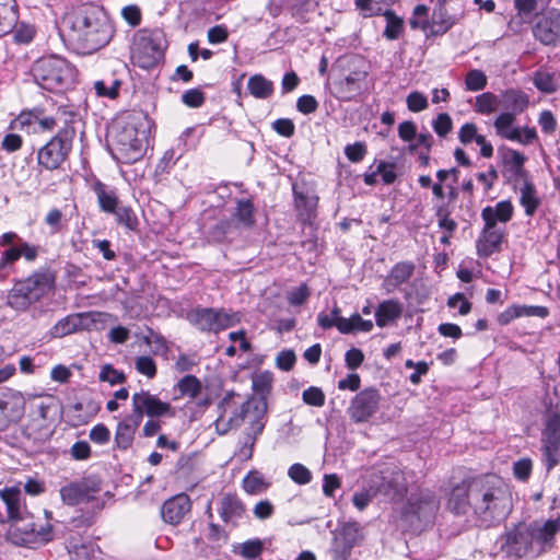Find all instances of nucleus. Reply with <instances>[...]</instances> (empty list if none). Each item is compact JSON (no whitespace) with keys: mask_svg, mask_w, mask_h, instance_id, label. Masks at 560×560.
<instances>
[{"mask_svg":"<svg viewBox=\"0 0 560 560\" xmlns=\"http://www.w3.org/2000/svg\"><path fill=\"white\" fill-rule=\"evenodd\" d=\"M549 311L545 306L539 305H521L513 304L498 315V323L502 326L509 325L512 320L520 317H540L545 318Z\"/></svg>","mask_w":560,"mask_h":560,"instance_id":"nucleus-25","label":"nucleus"},{"mask_svg":"<svg viewBox=\"0 0 560 560\" xmlns=\"http://www.w3.org/2000/svg\"><path fill=\"white\" fill-rule=\"evenodd\" d=\"M381 400L382 396L378 389L366 387L351 399L347 415L354 423L368 422L378 411Z\"/></svg>","mask_w":560,"mask_h":560,"instance_id":"nucleus-13","label":"nucleus"},{"mask_svg":"<svg viewBox=\"0 0 560 560\" xmlns=\"http://www.w3.org/2000/svg\"><path fill=\"white\" fill-rule=\"evenodd\" d=\"M382 483L377 487V491L390 499L400 498L406 492V486L402 482L401 474L395 472L390 479L382 478Z\"/></svg>","mask_w":560,"mask_h":560,"instance_id":"nucleus-40","label":"nucleus"},{"mask_svg":"<svg viewBox=\"0 0 560 560\" xmlns=\"http://www.w3.org/2000/svg\"><path fill=\"white\" fill-rule=\"evenodd\" d=\"M19 119L22 125L37 124L39 128L44 131H51L56 128V121L54 120L52 115L42 117L37 114L28 113L22 114Z\"/></svg>","mask_w":560,"mask_h":560,"instance_id":"nucleus-53","label":"nucleus"},{"mask_svg":"<svg viewBox=\"0 0 560 560\" xmlns=\"http://www.w3.org/2000/svg\"><path fill=\"white\" fill-rule=\"evenodd\" d=\"M528 524H520L506 534L508 552L515 557H532L533 545L530 541Z\"/></svg>","mask_w":560,"mask_h":560,"instance_id":"nucleus-24","label":"nucleus"},{"mask_svg":"<svg viewBox=\"0 0 560 560\" xmlns=\"http://www.w3.org/2000/svg\"><path fill=\"white\" fill-rule=\"evenodd\" d=\"M526 161V158L520 151L514 149H506L504 153V163L510 165L515 175L523 174V166Z\"/></svg>","mask_w":560,"mask_h":560,"instance_id":"nucleus-57","label":"nucleus"},{"mask_svg":"<svg viewBox=\"0 0 560 560\" xmlns=\"http://www.w3.org/2000/svg\"><path fill=\"white\" fill-rule=\"evenodd\" d=\"M402 307L397 300H386L378 304L375 311V322L381 328L387 326L390 322L398 319Z\"/></svg>","mask_w":560,"mask_h":560,"instance_id":"nucleus-35","label":"nucleus"},{"mask_svg":"<svg viewBox=\"0 0 560 560\" xmlns=\"http://www.w3.org/2000/svg\"><path fill=\"white\" fill-rule=\"evenodd\" d=\"M63 32L80 52L92 54L109 43L114 27L104 11L89 7L67 16Z\"/></svg>","mask_w":560,"mask_h":560,"instance_id":"nucleus-1","label":"nucleus"},{"mask_svg":"<svg viewBox=\"0 0 560 560\" xmlns=\"http://www.w3.org/2000/svg\"><path fill=\"white\" fill-rule=\"evenodd\" d=\"M505 230L493 223L485 222L483 229L476 241L477 255L488 258L502 249Z\"/></svg>","mask_w":560,"mask_h":560,"instance_id":"nucleus-20","label":"nucleus"},{"mask_svg":"<svg viewBox=\"0 0 560 560\" xmlns=\"http://www.w3.org/2000/svg\"><path fill=\"white\" fill-rule=\"evenodd\" d=\"M506 113H514V116L522 114L528 106V96L518 90H508L503 94Z\"/></svg>","mask_w":560,"mask_h":560,"instance_id":"nucleus-39","label":"nucleus"},{"mask_svg":"<svg viewBox=\"0 0 560 560\" xmlns=\"http://www.w3.org/2000/svg\"><path fill=\"white\" fill-rule=\"evenodd\" d=\"M219 417L214 425L220 434H225L232 429L241 427L244 421L250 424V432L254 440L261 434L265 422L264 417L267 405L264 400L249 398L244 400L240 394L228 392L218 404Z\"/></svg>","mask_w":560,"mask_h":560,"instance_id":"nucleus-3","label":"nucleus"},{"mask_svg":"<svg viewBox=\"0 0 560 560\" xmlns=\"http://www.w3.org/2000/svg\"><path fill=\"white\" fill-rule=\"evenodd\" d=\"M60 409L59 402L52 396H46L35 406V415L43 421L54 420Z\"/></svg>","mask_w":560,"mask_h":560,"instance_id":"nucleus-47","label":"nucleus"},{"mask_svg":"<svg viewBox=\"0 0 560 560\" xmlns=\"http://www.w3.org/2000/svg\"><path fill=\"white\" fill-rule=\"evenodd\" d=\"M115 144L126 163L138 161L148 147V130L142 122H128L115 133Z\"/></svg>","mask_w":560,"mask_h":560,"instance_id":"nucleus-9","label":"nucleus"},{"mask_svg":"<svg viewBox=\"0 0 560 560\" xmlns=\"http://www.w3.org/2000/svg\"><path fill=\"white\" fill-rule=\"evenodd\" d=\"M528 528L533 545V558L539 557L553 548L557 533L551 523L535 521L528 524Z\"/></svg>","mask_w":560,"mask_h":560,"instance_id":"nucleus-21","label":"nucleus"},{"mask_svg":"<svg viewBox=\"0 0 560 560\" xmlns=\"http://www.w3.org/2000/svg\"><path fill=\"white\" fill-rule=\"evenodd\" d=\"M303 401L307 405L322 407L325 404V395L318 387L312 386L303 392Z\"/></svg>","mask_w":560,"mask_h":560,"instance_id":"nucleus-63","label":"nucleus"},{"mask_svg":"<svg viewBox=\"0 0 560 560\" xmlns=\"http://www.w3.org/2000/svg\"><path fill=\"white\" fill-rule=\"evenodd\" d=\"M110 318V314L96 311L70 314L59 319L50 328L49 335L52 338H63L79 331L102 330Z\"/></svg>","mask_w":560,"mask_h":560,"instance_id":"nucleus-8","label":"nucleus"},{"mask_svg":"<svg viewBox=\"0 0 560 560\" xmlns=\"http://www.w3.org/2000/svg\"><path fill=\"white\" fill-rule=\"evenodd\" d=\"M55 285V277L48 269H39L27 278L14 282L7 303L15 311H26L40 301Z\"/></svg>","mask_w":560,"mask_h":560,"instance_id":"nucleus-5","label":"nucleus"},{"mask_svg":"<svg viewBox=\"0 0 560 560\" xmlns=\"http://www.w3.org/2000/svg\"><path fill=\"white\" fill-rule=\"evenodd\" d=\"M218 512L225 524L236 526L245 513V505L232 493H226L220 500Z\"/></svg>","mask_w":560,"mask_h":560,"instance_id":"nucleus-26","label":"nucleus"},{"mask_svg":"<svg viewBox=\"0 0 560 560\" xmlns=\"http://www.w3.org/2000/svg\"><path fill=\"white\" fill-rule=\"evenodd\" d=\"M0 409L12 422H18L24 415L25 399L20 392L8 389L0 396Z\"/></svg>","mask_w":560,"mask_h":560,"instance_id":"nucleus-29","label":"nucleus"},{"mask_svg":"<svg viewBox=\"0 0 560 560\" xmlns=\"http://www.w3.org/2000/svg\"><path fill=\"white\" fill-rule=\"evenodd\" d=\"M10 0H0V36L8 34L16 24L18 15Z\"/></svg>","mask_w":560,"mask_h":560,"instance_id":"nucleus-44","label":"nucleus"},{"mask_svg":"<svg viewBox=\"0 0 560 560\" xmlns=\"http://www.w3.org/2000/svg\"><path fill=\"white\" fill-rule=\"evenodd\" d=\"M521 205L525 208L527 215H533L539 205L535 186L529 182H525L521 189Z\"/></svg>","mask_w":560,"mask_h":560,"instance_id":"nucleus-50","label":"nucleus"},{"mask_svg":"<svg viewBox=\"0 0 560 560\" xmlns=\"http://www.w3.org/2000/svg\"><path fill=\"white\" fill-rule=\"evenodd\" d=\"M101 491L98 480L88 477L78 481L69 482L60 488V497L65 504L74 506L95 499Z\"/></svg>","mask_w":560,"mask_h":560,"instance_id":"nucleus-16","label":"nucleus"},{"mask_svg":"<svg viewBox=\"0 0 560 560\" xmlns=\"http://www.w3.org/2000/svg\"><path fill=\"white\" fill-rule=\"evenodd\" d=\"M470 509L479 522L486 526L504 521L513 509L509 486L497 476L472 480Z\"/></svg>","mask_w":560,"mask_h":560,"instance_id":"nucleus-2","label":"nucleus"},{"mask_svg":"<svg viewBox=\"0 0 560 560\" xmlns=\"http://www.w3.org/2000/svg\"><path fill=\"white\" fill-rule=\"evenodd\" d=\"M407 107L410 112L419 113L428 107V100L424 94L413 91L406 98Z\"/></svg>","mask_w":560,"mask_h":560,"instance_id":"nucleus-61","label":"nucleus"},{"mask_svg":"<svg viewBox=\"0 0 560 560\" xmlns=\"http://www.w3.org/2000/svg\"><path fill=\"white\" fill-rule=\"evenodd\" d=\"M191 510V501L185 493L166 500L161 508L163 521L171 525H178Z\"/></svg>","mask_w":560,"mask_h":560,"instance_id":"nucleus-23","label":"nucleus"},{"mask_svg":"<svg viewBox=\"0 0 560 560\" xmlns=\"http://www.w3.org/2000/svg\"><path fill=\"white\" fill-rule=\"evenodd\" d=\"M487 75L481 70L472 69L466 73L465 86L467 91H481L487 86Z\"/></svg>","mask_w":560,"mask_h":560,"instance_id":"nucleus-54","label":"nucleus"},{"mask_svg":"<svg viewBox=\"0 0 560 560\" xmlns=\"http://www.w3.org/2000/svg\"><path fill=\"white\" fill-rule=\"evenodd\" d=\"M176 388L180 396L195 399L201 393L202 384L195 375L189 374L178 381Z\"/></svg>","mask_w":560,"mask_h":560,"instance_id":"nucleus-46","label":"nucleus"},{"mask_svg":"<svg viewBox=\"0 0 560 560\" xmlns=\"http://www.w3.org/2000/svg\"><path fill=\"white\" fill-rule=\"evenodd\" d=\"M512 217L513 206L509 200L499 201L494 207L488 206L481 211L483 222L493 223V225H498V222L505 224Z\"/></svg>","mask_w":560,"mask_h":560,"instance_id":"nucleus-32","label":"nucleus"},{"mask_svg":"<svg viewBox=\"0 0 560 560\" xmlns=\"http://www.w3.org/2000/svg\"><path fill=\"white\" fill-rule=\"evenodd\" d=\"M289 478L298 485H307L312 481L313 475L311 470L303 464L295 463L288 469Z\"/></svg>","mask_w":560,"mask_h":560,"instance_id":"nucleus-56","label":"nucleus"},{"mask_svg":"<svg viewBox=\"0 0 560 560\" xmlns=\"http://www.w3.org/2000/svg\"><path fill=\"white\" fill-rule=\"evenodd\" d=\"M439 509V502L433 493L423 491L409 498L405 509L406 518L415 517L421 523L430 522Z\"/></svg>","mask_w":560,"mask_h":560,"instance_id":"nucleus-18","label":"nucleus"},{"mask_svg":"<svg viewBox=\"0 0 560 560\" xmlns=\"http://www.w3.org/2000/svg\"><path fill=\"white\" fill-rule=\"evenodd\" d=\"M532 470L533 462L527 457L521 458L513 464V475L517 480L526 481L530 477Z\"/></svg>","mask_w":560,"mask_h":560,"instance_id":"nucleus-60","label":"nucleus"},{"mask_svg":"<svg viewBox=\"0 0 560 560\" xmlns=\"http://www.w3.org/2000/svg\"><path fill=\"white\" fill-rule=\"evenodd\" d=\"M110 214L115 215L116 222L124 225L128 230H136L138 226V219L135 211L129 206L119 203Z\"/></svg>","mask_w":560,"mask_h":560,"instance_id":"nucleus-48","label":"nucleus"},{"mask_svg":"<svg viewBox=\"0 0 560 560\" xmlns=\"http://www.w3.org/2000/svg\"><path fill=\"white\" fill-rule=\"evenodd\" d=\"M337 329L341 334H351L354 331L369 332L373 329V323L370 319H363L355 313L350 318H340L337 323Z\"/></svg>","mask_w":560,"mask_h":560,"instance_id":"nucleus-38","label":"nucleus"},{"mask_svg":"<svg viewBox=\"0 0 560 560\" xmlns=\"http://www.w3.org/2000/svg\"><path fill=\"white\" fill-rule=\"evenodd\" d=\"M254 205L249 199H238L234 211V218L244 228H252L255 224Z\"/></svg>","mask_w":560,"mask_h":560,"instance_id":"nucleus-42","label":"nucleus"},{"mask_svg":"<svg viewBox=\"0 0 560 560\" xmlns=\"http://www.w3.org/2000/svg\"><path fill=\"white\" fill-rule=\"evenodd\" d=\"M120 81L115 78L102 79L94 83L98 96L115 98L118 95Z\"/></svg>","mask_w":560,"mask_h":560,"instance_id":"nucleus-52","label":"nucleus"},{"mask_svg":"<svg viewBox=\"0 0 560 560\" xmlns=\"http://www.w3.org/2000/svg\"><path fill=\"white\" fill-rule=\"evenodd\" d=\"M77 117L78 114L68 106L58 107L56 113L52 115V118L56 121V127H59V131L74 129L72 125L75 122Z\"/></svg>","mask_w":560,"mask_h":560,"instance_id":"nucleus-51","label":"nucleus"},{"mask_svg":"<svg viewBox=\"0 0 560 560\" xmlns=\"http://www.w3.org/2000/svg\"><path fill=\"white\" fill-rule=\"evenodd\" d=\"M238 233L237 223L233 219H222L207 232L208 238L215 243L232 238Z\"/></svg>","mask_w":560,"mask_h":560,"instance_id":"nucleus-36","label":"nucleus"},{"mask_svg":"<svg viewBox=\"0 0 560 560\" xmlns=\"http://www.w3.org/2000/svg\"><path fill=\"white\" fill-rule=\"evenodd\" d=\"M136 370L147 377L152 378L156 374V364L151 357L141 355L136 360Z\"/></svg>","mask_w":560,"mask_h":560,"instance_id":"nucleus-62","label":"nucleus"},{"mask_svg":"<svg viewBox=\"0 0 560 560\" xmlns=\"http://www.w3.org/2000/svg\"><path fill=\"white\" fill-rule=\"evenodd\" d=\"M13 540L18 545L47 544L52 540V526L48 522L36 524L33 516L20 525V530H14Z\"/></svg>","mask_w":560,"mask_h":560,"instance_id":"nucleus-19","label":"nucleus"},{"mask_svg":"<svg viewBox=\"0 0 560 560\" xmlns=\"http://www.w3.org/2000/svg\"><path fill=\"white\" fill-rule=\"evenodd\" d=\"M92 189L97 198V203L101 211L110 213L116 210L120 201L115 189L108 187L100 180L93 184Z\"/></svg>","mask_w":560,"mask_h":560,"instance_id":"nucleus-33","label":"nucleus"},{"mask_svg":"<svg viewBox=\"0 0 560 560\" xmlns=\"http://www.w3.org/2000/svg\"><path fill=\"white\" fill-rule=\"evenodd\" d=\"M542 438H559L560 439V411L550 410L547 416L546 427L542 432Z\"/></svg>","mask_w":560,"mask_h":560,"instance_id":"nucleus-58","label":"nucleus"},{"mask_svg":"<svg viewBox=\"0 0 560 560\" xmlns=\"http://www.w3.org/2000/svg\"><path fill=\"white\" fill-rule=\"evenodd\" d=\"M247 89L254 97L266 100L273 93V83L261 74H255L248 79Z\"/></svg>","mask_w":560,"mask_h":560,"instance_id":"nucleus-41","label":"nucleus"},{"mask_svg":"<svg viewBox=\"0 0 560 560\" xmlns=\"http://www.w3.org/2000/svg\"><path fill=\"white\" fill-rule=\"evenodd\" d=\"M363 538L362 527L358 522L352 521L342 524L338 535L334 538L332 559L347 560L353 547L359 545Z\"/></svg>","mask_w":560,"mask_h":560,"instance_id":"nucleus-17","label":"nucleus"},{"mask_svg":"<svg viewBox=\"0 0 560 560\" xmlns=\"http://www.w3.org/2000/svg\"><path fill=\"white\" fill-rule=\"evenodd\" d=\"M205 93L199 89L187 90L182 95L183 103L191 108H198L205 103Z\"/></svg>","mask_w":560,"mask_h":560,"instance_id":"nucleus-64","label":"nucleus"},{"mask_svg":"<svg viewBox=\"0 0 560 560\" xmlns=\"http://www.w3.org/2000/svg\"><path fill=\"white\" fill-rule=\"evenodd\" d=\"M470 508V483L458 485L451 491L447 509L454 514H465Z\"/></svg>","mask_w":560,"mask_h":560,"instance_id":"nucleus-34","label":"nucleus"},{"mask_svg":"<svg viewBox=\"0 0 560 560\" xmlns=\"http://www.w3.org/2000/svg\"><path fill=\"white\" fill-rule=\"evenodd\" d=\"M0 500L5 508V515L0 513V524L11 523L9 534L13 536L14 530H20V525L31 518L21 486L14 485L0 489Z\"/></svg>","mask_w":560,"mask_h":560,"instance_id":"nucleus-10","label":"nucleus"},{"mask_svg":"<svg viewBox=\"0 0 560 560\" xmlns=\"http://www.w3.org/2000/svg\"><path fill=\"white\" fill-rule=\"evenodd\" d=\"M542 460L550 471L555 466L560 463V439L559 438H542Z\"/></svg>","mask_w":560,"mask_h":560,"instance_id":"nucleus-37","label":"nucleus"},{"mask_svg":"<svg viewBox=\"0 0 560 560\" xmlns=\"http://www.w3.org/2000/svg\"><path fill=\"white\" fill-rule=\"evenodd\" d=\"M140 424L141 421L133 413L126 416L117 424L115 432V443L119 450H127L132 445L136 432Z\"/></svg>","mask_w":560,"mask_h":560,"instance_id":"nucleus-28","label":"nucleus"},{"mask_svg":"<svg viewBox=\"0 0 560 560\" xmlns=\"http://www.w3.org/2000/svg\"><path fill=\"white\" fill-rule=\"evenodd\" d=\"M436 10L432 14V22L429 21V8L424 4H418L412 12V18L409 21L411 28L422 30L431 34H443L447 31V25L441 24L438 28L436 25Z\"/></svg>","mask_w":560,"mask_h":560,"instance_id":"nucleus-27","label":"nucleus"},{"mask_svg":"<svg viewBox=\"0 0 560 560\" xmlns=\"http://www.w3.org/2000/svg\"><path fill=\"white\" fill-rule=\"evenodd\" d=\"M365 71H353L335 82V89L338 97L343 101L351 100V97L359 93L361 90V83L365 80Z\"/></svg>","mask_w":560,"mask_h":560,"instance_id":"nucleus-31","label":"nucleus"},{"mask_svg":"<svg viewBox=\"0 0 560 560\" xmlns=\"http://www.w3.org/2000/svg\"><path fill=\"white\" fill-rule=\"evenodd\" d=\"M416 266L412 261H399L394 265L384 280V288L393 292L399 285L407 283L415 272Z\"/></svg>","mask_w":560,"mask_h":560,"instance_id":"nucleus-30","label":"nucleus"},{"mask_svg":"<svg viewBox=\"0 0 560 560\" xmlns=\"http://www.w3.org/2000/svg\"><path fill=\"white\" fill-rule=\"evenodd\" d=\"M188 322L200 331L219 332L233 324L232 316L222 308L196 307L187 313Z\"/></svg>","mask_w":560,"mask_h":560,"instance_id":"nucleus-12","label":"nucleus"},{"mask_svg":"<svg viewBox=\"0 0 560 560\" xmlns=\"http://www.w3.org/2000/svg\"><path fill=\"white\" fill-rule=\"evenodd\" d=\"M386 18L387 24L384 31V36L390 40L397 39L402 32V21L389 12L386 13Z\"/></svg>","mask_w":560,"mask_h":560,"instance_id":"nucleus-59","label":"nucleus"},{"mask_svg":"<svg viewBox=\"0 0 560 560\" xmlns=\"http://www.w3.org/2000/svg\"><path fill=\"white\" fill-rule=\"evenodd\" d=\"M516 116L514 113L502 112L493 121L495 133L505 140L518 142L523 145L532 144L537 140V131L533 127L515 126Z\"/></svg>","mask_w":560,"mask_h":560,"instance_id":"nucleus-14","label":"nucleus"},{"mask_svg":"<svg viewBox=\"0 0 560 560\" xmlns=\"http://www.w3.org/2000/svg\"><path fill=\"white\" fill-rule=\"evenodd\" d=\"M0 278H5L13 270L15 262L24 258L27 262L37 259L40 246L21 238L15 232H5L0 236Z\"/></svg>","mask_w":560,"mask_h":560,"instance_id":"nucleus-7","label":"nucleus"},{"mask_svg":"<svg viewBox=\"0 0 560 560\" xmlns=\"http://www.w3.org/2000/svg\"><path fill=\"white\" fill-rule=\"evenodd\" d=\"M500 98L492 92H485L476 96L475 110L481 115H490L498 110Z\"/></svg>","mask_w":560,"mask_h":560,"instance_id":"nucleus-45","label":"nucleus"},{"mask_svg":"<svg viewBox=\"0 0 560 560\" xmlns=\"http://www.w3.org/2000/svg\"><path fill=\"white\" fill-rule=\"evenodd\" d=\"M165 48L166 40L161 30H142L133 38L131 58L140 68L150 69L163 59Z\"/></svg>","mask_w":560,"mask_h":560,"instance_id":"nucleus-6","label":"nucleus"},{"mask_svg":"<svg viewBox=\"0 0 560 560\" xmlns=\"http://www.w3.org/2000/svg\"><path fill=\"white\" fill-rule=\"evenodd\" d=\"M132 412L142 422L143 416L150 418H160L164 416H174L170 402L162 401L156 395L148 390L135 393L131 397Z\"/></svg>","mask_w":560,"mask_h":560,"instance_id":"nucleus-15","label":"nucleus"},{"mask_svg":"<svg viewBox=\"0 0 560 560\" xmlns=\"http://www.w3.org/2000/svg\"><path fill=\"white\" fill-rule=\"evenodd\" d=\"M74 136L75 129L58 131V133L38 151V164L49 171L57 170L71 151Z\"/></svg>","mask_w":560,"mask_h":560,"instance_id":"nucleus-11","label":"nucleus"},{"mask_svg":"<svg viewBox=\"0 0 560 560\" xmlns=\"http://www.w3.org/2000/svg\"><path fill=\"white\" fill-rule=\"evenodd\" d=\"M69 553L72 560H93L95 558V547L92 542L81 545L70 542Z\"/></svg>","mask_w":560,"mask_h":560,"instance_id":"nucleus-55","label":"nucleus"},{"mask_svg":"<svg viewBox=\"0 0 560 560\" xmlns=\"http://www.w3.org/2000/svg\"><path fill=\"white\" fill-rule=\"evenodd\" d=\"M34 82L44 90L62 92L75 81V68L65 58L50 55L38 58L31 68Z\"/></svg>","mask_w":560,"mask_h":560,"instance_id":"nucleus-4","label":"nucleus"},{"mask_svg":"<svg viewBox=\"0 0 560 560\" xmlns=\"http://www.w3.org/2000/svg\"><path fill=\"white\" fill-rule=\"evenodd\" d=\"M268 487H269V483L257 471H250L243 479V489L248 494L262 493L268 489Z\"/></svg>","mask_w":560,"mask_h":560,"instance_id":"nucleus-49","label":"nucleus"},{"mask_svg":"<svg viewBox=\"0 0 560 560\" xmlns=\"http://www.w3.org/2000/svg\"><path fill=\"white\" fill-rule=\"evenodd\" d=\"M560 77L548 71H537L534 74V85L544 93H553L558 90Z\"/></svg>","mask_w":560,"mask_h":560,"instance_id":"nucleus-43","label":"nucleus"},{"mask_svg":"<svg viewBox=\"0 0 560 560\" xmlns=\"http://www.w3.org/2000/svg\"><path fill=\"white\" fill-rule=\"evenodd\" d=\"M533 34L544 45L556 46L560 43V12L550 11L533 27Z\"/></svg>","mask_w":560,"mask_h":560,"instance_id":"nucleus-22","label":"nucleus"}]
</instances>
